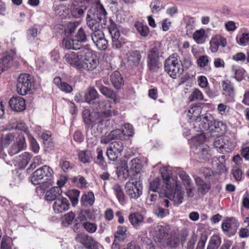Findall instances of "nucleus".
<instances>
[{"instance_id": "1", "label": "nucleus", "mask_w": 249, "mask_h": 249, "mask_svg": "<svg viewBox=\"0 0 249 249\" xmlns=\"http://www.w3.org/2000/svg\"><path fill=\"white\" fill-rule=\"evenodd\" d=\"M163 179L162 190L165 196L175 204L183 202L184 193L182 190L181 185L176 177H170L167 167H163L160 170Z\"/></svg>"}, {"instance_id": "2", "label": "nucleus", "mask_w": 249, "mask_h": 249, "mask_svg": "<svg viewBox=\"0 0 249 249\" xmlns=\"http://www.w3.org/2000/svg\"><path fill=\"white\" fill-rule=\"evenodd\" d=\"M83 117L86 124L91 125L88 131L93 136L88 139V145L90 146L95 145L98 141L97 136L102 132L105 127V121L101 118L99 114H95L90 118V111L89 110L83 111Z\"/></svg>"}, {"instance_id": "3", "label": "nucleus", "mask_w": 249, "mask_h": 249, "mask_svg": "<svg viewBox=\"0 0 249 249\" xmlns=\"http://www.w3.org/2000/svg\"><path fill=\"white\" fill-rule=\"evenodd\" d=\"M53 169L47 165H44L36 170L30 177L32 184L34 185L43 184L49 187L53 184Z\"/></svg>"}, {"instance_id": "4", "label": "nucleus", "mask_w": 249, "mask_h": 249, "mask_svg": "<svg viewBox=\"0 0 249 249\" xmlns=\"http://www.w3.org/2000/svg\"><path fill=\"white\" fill-rule=\"evenodd\" d=\"M164 69L171 77L175 79L179 77L184 71L179 56L177 53L170 55L165 61Z\"/></svg>"}, {"instance_id": "5", "label": "nucleus", "mask_w": 249, "mask_h": 249, "mask_svg": "<svg viewBox=\"0 0 249 249\" xmlns=\"http://www.w3.org/2000/svg\"><path fill=\"white\" fill-rule=\"evenodd\" d=\"M98 64V61L92 51L88 48H83L80 70L92 71L95 69Z\"/></svg>"}, {"instance_id": "6", "label": "nucleus", "mask_w": 249, "mask_h": 249, "mask_svg": "<svg viewBox=\"0 0 249 249\" xmlns=\"http://www.w3.org/2000/svg\"><path fill=\"white\" fill-rule=\"evenodd\" d=\"M35 88L33 78L29 74H21L18 79L17 91L22 95L32 91Z\"/></svg>"}, {"instance_id": "7", "label": "nucleus", "mask_w": 249, "mask_h": 249, "mask_svg": "<svg viewBox=\"0 0 249 249\" xmlns=\"http://www.w3.org/2000/svg\"><path fill=\"white\" fill-rule=\"evenodd\" d=\"M161 52V45L159 43L155 44L147 53V66L150 70L156 71L159 68L160 54Z\"/></svg>"}, {"instance_id": "8", "label": "nucleus", "mask_w": 249, "mask_h": 249, "mask_svg": "<svg viewBox=\"0 0 249 249\" xmlns=\"http://www.w3.org/2000/svg\"><path fill=\"white\" fill-rule=\"evenodd\" d=\"M99 104V109L102 110V111L100 112L90 113V118H91V116H94L95 114H99L101 118L105 121L106 126L108 121L107 118L117 115L118 114V111L116 109L113 108L111 103L108 101H101Z\"/></svg>"}, {"instance_id": "9", "label": "nucleus", "mask_w": 249, "mask_h": 249, "mask_svg": "<svg viewBox=\"0 0 249 249\" xmlns=\"http://www.w3.org/2000/svg\"><path fill=\"white\" fill-rule=\"evenodd\" d=\"M125 189L130 198L136 199L142 194V184L140 181H129L125 184Z\"/></svg>"}, {"instance_id": "10", "label": "nucleus", "mask_w": 249, "mask_h": 249, "mask_svg": "<svg viewBox=\"0 0 249 249\" xmlns=\"http://www.w3.org/2000/svg\"><path fill=\"white\" fill-rule=\"evenodd\" d=\"M191 123H193L192 125L196 131L208 130L213 124L212 117L210 115H201L196 118Z\"/></svg>"}, {"instance_id": "11", "label": "nucleus", "mask_w": 249, "mask_h": 249, "mask_svg": "<svg viewBox=\"0 0 249 249\" xmlns=\"http://www.w3.org/2000/svg\"><path fill=\"white\" fill-rule=\"evenodd\" d=\"M83 49L77 52H70L66 53L64 57L65 63L78 70H80L82 53Z\"/></svg>"}, {"instance_id": "12", "label": "nucleus", "mask_w": 249, "mask_h": 249, "mask_svg": "<svg viewBox=\"0 0 249 249\" xmlns=\"http://www.w3.org/2000/svg\"><path fill=\"white\" fill-rule=\"evenodd\" d=\"M239 226V222L235 218H227L223 221L222 229L225 233L229 236H231L235 234Z\"/></svg>"}, {"instance_id": "13", "label": "nucleus", "mask_w": 249, "mask_h": 249, "mask_svg": "<svg viewBox=\"0 0 249 249\" xmlns=\"http://www.w3.org/2000/svg\"><path fill=\"white\" fill-rule=\"evenodd\" d=\"M123 149L121 142H114L107 148V155L110 160L115 161L121 155Z\"/></svg>"}, {"instance_id": "14", "label": "nucleus", "mask_w": 249, "mask_h": 249, "mask_svg": "<svg viewBox=\"0 0 249 249\" xmlns=\"http://www.w3.org/2000/svg\"><path fill=\"white\" fill-rule=\"evenodd\" d=\"M170 230L169 225H157L151 231V234L155 242H160L167 237Z\"/></svg>"}, {"instance_id": "15", "label": "nucleus", "mask_w": 249, "mask_h": 249, "mask_svg": "<svg viewBox=\"0 0 249 249\" xmlns=\"http://www.w3.org/2000/svg\"><path fill=\"white\" fill-rule=\"evenodd\" d=\"M213 146L215 148L219 149V152L222 153L229 152L233 149L231 142L226 136L216 138L213 142Z\"/></svg>"}, {"instance_id": "16", "label": "nucleus", "mask_w": 249, "mask_h": 249, "mask_svg": "<svg viewBox=\"0 0 249 249\" xmlns=\"http://www.w3.org/2000/svg\"><path fill=\"white\" fill-rule=\"evenodd\" d=\"M70 206L68 200L64 197L61 196L55 200L53 208L55 213H59L67 211L70 208Z\"/></svg>"}, {"instance_id": "17", "label": "nucleus", "mask_w": 249, "mask_h": 249, "mask_svg": "<svg viewBox=\"0 0 249 249\" xmlns=\"http://www.w3.org/2000/svg\"><path fill=\"white\" fill-rule=\"evenodd\" d=\"M11 108L17 112H21L26 108L25 100L20 96L14 97L9 102Z\"/></svg>"}, {"instance_id": "18", "label": "nucleus", "mask_w": 249, "mask_h": 249, "mask_svg": "<svg viewBox=\"0 0 249 249\" xmlns=\"http://www.w3.org/2000/svg\"><path fill=\"white\" fill-rule=\"evenodd\" d=\"M210 43L211 52L216 53L218 51L219 46H226L227 41L225 37L220 35H216L211 38Z\"/></svg>"}, {"instance_id": "19", "label": "nucleus", "mask_w": 249, "mask_h": 249, "mask_svg": "<svg viewBox=\"0 0 249 249\" xmlns=\"http://www.w3.org/2000/svg\"><path fill=\"white\" fill-rule=\"evenodd\" d=\"M26 146L24 137L19 136L16 142L11 145L8 150V153L11 156H13L21 150L24 149Z\"/></svg>"}, {"instance_id": "20", "label": "nucleus", "mask_w": 249, "mask_h": 249, "mask_svg": "<svg viewBox=\"0 0 249 249\" xmlns=\"http://www.w3.org/2000/svg\"><path fill=\"white\" fill-rule=\"evenodd\" d=\"M85 10L86 7L84 2L76 1L72 3L71 12L73 17L78 18L83 15Z\"/></svg>"}, {"instance_id": "21", "label": "nucleus", "mask_w": 249, "mask_h": 249, "mask_svg": "<svg viewBox=\"0 0 249 249\" xmlns=\"http://www.w3.org/2000/svg\"><path fill=\"white\" fill-rule=\"evenodd\" d=\"M87 24L88 27L92 31L100 29V21L101 20L97 19L91 12H88L86 18Z\"/></svg>"}, {"instance_id": "22", "label": "nucleus", "mask_w": 249, "mask_h": 249, "mask_svg": "<svg viewBox=\"0 0 249 249\" xmlns=\"http://www.w3.org/2000/svg\"><path fill=\"white\" fill-rule=\"evenodd\" d=\"M62 190L60 187H53L47 191L45 194V198L47 201H55L60 197Z\"/></svg>"}, {"instance_id": "23", "label": "nucleus", "mask_w": 249, "mask_h": 249, "mask_svg": "<svg viewBox=\"0 0 249 249\" xmlns=\"http://www.w3.org/2000/svg\"><path fill=\"white\" fill-rule=\"evenodd\" d=\"M89 12H91L97 19L102 20L107 17V12L102 4L100 3L96 4L94 8H92Z\"/></svg>"}, {"instance_id": "24", "label": "nucleus", "mask_w": 249, "mask_h": 249, "mask_svg": "<svg viewBox=\"0 0 249 249\" xmlns=\"http://www.w3.org/2000/svg\"><path fill=\"white\" fill-rule=\"evenodd\" d=\"M182 25L184 27L186 34L188 36L190 35L195 27V18L188 16L184 17Z\"/></svg>"}, {"instance_id": "25", "label": "nucleus", "mask_w": 249, "mask_h": 249, "mask_svg": "<svg viewBox=\"0 0 249 249\" xmlns=\"http://www.w3.org/2000/svg\"><path fill=\"white\" fill-rule=\"evenodd\" d=\"M195 180L199 192L204 194L210 190L211 185L209 182L205 181L198 177H196Z\"/></svg>"}, {"instance_id": "26", "label": "nucleus", "mask_w": 249, "mask_h": 249, "mask_svg": "<svg viewBox=\"0 0 249 249\" xmlns=\"http://www.w3.org/2000/svg\"><path fill=\"white\" fill-rule=\"evenodd\" d=\"M206 137L204 133H200L199 135L193 137L189 140V143L191 144V147H196V149L202 147L203 144H206Z\"/></svg>"}, {"instance_id": "27", "label": "nucleus", "mask_w": 249, "mask_h": 249, "mask_svg": "<svg viewBox=\"0 0 249 249\" xmlns=\"http://www.w3.org/2000/svg\"><path fill=\"white\" fill-rule=\"evenodd\" d=\"M110 81L113 86L116 89H120L124 85L123 77L118 71H115L111 74Z\"/></svg>"}, {"instance_id": "28", "label": "nucleus", "mask_w": 249, "mask_h": 249, "mask_svg": "<svg viewBox=\"0 0 249 249\" xmlns=\"http://www.w3.org/2000/svg\"><path fill=\"white\" fill-rule=\"evenodd\" d=\"M99 89L101 93L106 97L112 99L114 102L117 103L120 102V97L112 89L104 86H100Z\"/></svg>"}, {"instance_id": "29", "label": "nucleus", "mask_w": 249, "mask_h": 249, "mask_svg": "<svg viewBox=\"0 0 249 249\" xmlns=\"http://www.w3.org/2000/svg\"><path fill=\"white\" fill-rule=\"evenodd\" d=\"M208 37L205 30L200 29L196 30L193 35V38L194 41L198 44H203Z\"/></svg>"}, {"instance_id": "30", "label": "nucleus", "mask_w": 249, "mask_h": 249, "mask_svg": "<svg viewBox=\"0 0 249 249\" xmlns=\"http://www.w3.org/2000/svg\"><path fill=\"white\" fill-rule=\"evenodd\" d=\"M31 155L29 153L24 152L16 158V165L20 168H24L27 165L31 158Z\"/></svg>"}, {"instance_id": "31", "label": "nucleus", "mask_w": 249, "mask_h": 249, "mask_svg": "<svg viewBox=\"0 0 249 249\" xmlns=\"http://www.w3.org/2000/svg\"><path fill=\"white\" fill-rule=\"evenodd\" d=\"M82 244L88 249H99L98 244L91 237L83 235L81 238Z\"/></svg>"}, {"instance_id": "32", "label": "nucleus", "mask_w": 249, "mask_h": 249, "mask_svg": "<svg viewBox=\"0 0 249 249\" xmlns=\"http://www.w3.org/2000/svg\"><path fill=\"white\" fill-rule=\"evenodd\" d=\"M237 43L243 46L249 45V31L246 30L238 34L236 37Z\"/></svg>"}, {"instance_id": "33", "label": "nucleus", "mask_w": 249, "mask_h": 249, "mask_svg": "<svg viewBox=\"0 0 249 249\" xmlns=\"http://www.w3.org/2000/svg\"><path fill=\"white\" fill-rule=\"evenodd\" d=\"M95 201L94 194L92 192H89L82 195L81 199L82 204L86 206H92Z\"/></svg>"}, {"instance_id": "34", "label": "nucleus", "mask_w": 249, "mask_h": 249, "mask_svg": "<svg viewBox=\"0 0 249 249\" xmlns=\"http://www.w3.org/2000/svg\"><path fill=\"white\" fill-rule=\"evenodd\" d=\"M112 189L119 203L122 205L124 204L125 196L121 186L118 184H115L112 187Z\"/></svg>"}, {"instance_id": "35", "label": "nucleus", "mask_w": 249, "mask_h": 249, "mask_svg": "<svg viewBox=\"0 0 249 249\" xmlns=\"http://www.w3.org/2000/svg\"><path fill=\"white\" fill-rule=\"evenodd\" d=\"M201 113V109L200 107L197 106H191L187 111V115L189 119L192 120L193 122L196 118L199 117Z\"/></svg>"}, {"instance_id": "36", "label": "nucleus", "mask_w": 249, "mask_h": 249, "mask_svg": "<svg viewBox=\"0 0 249 249\" xmlns=\"http://www.w3.org/2000/svg\"><path fill=\"white\" fill-rule=\"evenodd\" d=\"M197 65L200 68L210 70V57L207 55H200L196 60Z\"/></svg>"}, {"instance_id": "37", "label": "nucleus", "mask_w": 249, "mask_h": 249, "mask_svg": "<svg viewBox=\"0 0 249 249\" xmlns=\"http://www.w3.org/2000/svg\"><path fill=\"white\" fill-rule=\"evenodd\" d=\"M65 195L69 197L73 206H75L78 203L80 195L79 191L76 189H71L67 191Z\"/></svg>"}, {"instance_id": "38", "label": "nucleus", "mask_w": 249, "mask_h": 249, "mask_svg": "<svg viewBox=\"0 0 249 249\" xmlns=\"http://www.w3.org/2000/svg\"><path fill=\"white\" fill-rule=\"evenodd\" d=\"M129 220L134 227H138L143 220V216L137 213L130 214L129 215Z\"/></svg>"}, {"instance_id": "39", "label": "nucleus", "mask_w": 249, "mask_h": 249, "mask_svg": "<svg viewBox=\"0 0 249 249\" xmlns=\"http://www.w3.org/2000/svg\"><path fill=\"white\" fill-rule=\"evenodd\" d=\"M12 60V56L9 55L0 59V74L10 66Z\"/></svg>"}, {"instance_id": "40", "label": "nucleus", "mask_w": 249, "mask_h": 249, "mask_svg": "<svg viewBox=\"0 0 249 249\" xmlns=\"http://www.w3.org/2000/svg\"><path fill=\"white\" fill-rule=\"evenodd\" d=\"M222 87L225 93L231 96L234 95V89L233 84L229 80L222 82Z\"/></svg>"}, {"instance_id": "41", "label": "nucleus", "mask_w": 249, "mask_h": 249, "mask_svg": "<svg viewBox=\"0 0 249 249\" xmlns=\"http://www.w3.org/2000/svg\"><path fill=\"white\" fill-rule=\"evenodd\" d=\"M135 27L137 31L142 36H147L149 34V30L146 25H144L142 23L137 21L135 23Z\"/></svg>"}, {"instance_id": "42", "label": "nucleus", "mask_w": 249, "mask_h": 249, "mask_svg": "<svg viewBox=\"0 0 249 249\" xmlns=\"http://www.w3.org/2000/svg\"><path fill=\"white\" fill-rule=\"evenodd\" d=\"M231 73L236 80L240 81L244 78L245 71L243 69L233 65L231 67Z\"/></svg>"}, {"instance_id": "43", "label": "nucleus", "mask_w": 249, "mask_h": 249, "mask_svg": "<svg viewBox=\"0 0 249 249\" xmlns=\"http://www.w3.org/2000/svg\"><path fill=\"white\" fill-rule=\"evenodd\" d=\"M64 43L65 46L68 49L77 50L80 49V46L78 44V42L76 41L75 39L74 38H66L64 39Z\"/></svg>"}, {"instance_id": "44", "label": "nucleus", "mask_w": 249, "mask_h": 249, "mask_svg": "<svg viewBox=\"0 0 249 249\" xmlns=\"http://www.w3.org/2000/svg\"><path fill=\"white\" fill-rule=\"evenodd\" d=\"M98 96V92L96 89L92 88L87 89L85 93L86 102L90 103L92 100L96 99Z\"/></svg>"}, {"instance_id": "45", "label": "nucleus", "mask_w": 249, "mask_h": 249, "mask_svg": "<svg viewBox=\"0 0 249 249\" xmlns=\"http://www.w3.org/2000/svg\"><path fill=\"white\" fill-rule=\"evenodd\" d=\"M150 7L153 14H157L164 8V6L160 0H153L150 3Z\"/></svg>"}, {"instance_id": "46", "label": "nucleus", "mask_w": 249, "mask_h": 249, "mask_svg": "<svg viewBox=\"0 0 249 249\" xmlns=\"http://www.w3.org/2000/svg\"><path fill=\"white\" fill-rule=\"evenodd\" d=\"M160 179L156 178L150 183L149 189L153 192H159L165 195V193L162 190V186L160 187Z\"/></svg>"}, {"instance_id": "47", "label": "nucleus", "mask_w": 249, "mask_h": 249, "mask_svg": "<svg viewBox=\"0 0 249 249\" xmlns=\"http://www.w3.org/2000/svg\"><path fill=\"white\" fill-rule=\"evenodd\" d=\"M79 160L84 163L90 162L92 157L90 152L88 150L80 151L78 153Z\"/></svg>"}, {"instance_id": "48", "label": "nucleus", "mask_w": 249, "mask_h": 249, "mask_svg": "<svg viewBox=\"0 0 249 249\" xmlns=\"http://www.w3.org/2000/svg\"><path fill=\"white\" fill-rule=\"evenodd\" d=\"M75 214L72 212L66 213L61 218L63 225L64 226H67L68 225L72 224L75 219Z\"/></svg>"}, {"instance_id": "49", "label": "nucleus", "mask_w": 249, "mask_h": 249, "mask_svg": "<svg viewBox=\"0 0 249 249\" xmlns=\"http://www.w3.org/2000/svg\"><path fill=\"white\" fill-rule=\"evenodd\" d=\"M38 30L35 26L31 27L27 31V39L29 43H33L37 37Z\"/></svg>"}, {"instance_id": "50", "label": "nucleus", "mask_w": 249, "mask_h": 249, "mask_svg": "<svg viewBox=\"0 0 249 249\" xmlns=\"http://www.w3.org/2000/svg\"><path fill=\"white\" fill-rule=\"evenodd\" d=\"M130 169L134 171L136 173H138L142 167V162L140 159L135 158L132 159L129 163Z\"/></svg>"}, {"instance_id": "51", "label": "nucleus", "mask_w": 249, "mask_h": 249, "mask_svg": "<svg viewBox=\"0 0 249 249\" xmlns=\"http://www.w3.org/2000/svg\"><path fill=\"white\" fill-rule=\"evenodd\" d=\"M108 29L111 39L117 38L121 36L120 32L114 23H112L111 25H109Z\"/></svg>"}, {"instance_id": "52", "label": "nucleus", "mask_w": 249, "mask_h": 249, "mask_svg": "<svg viewBox=\"0 0 249 249\" xmlns=\"http://www.w3.org/2000/svg\"><path fill=\"white\" fill-rule=\"evenodd\" d=\"M141 58V54L138 52H132L128 57V61L130 64L137 65L139 64Z\"/></svg>"}, {"instance_id": "53", "label": "nucleus", "mask_w": 249, "mask_h": 249, "mask_svg": "<svg viewBox=\"0 0 249 249\" xmlns=\"http://www.w3.org/2000/svg\"><path fill=\"white\" fill-rule=\"evenodd\" d=\"M126 231V228L124 226H118L117 231L115 234V239L118 241H123L125 237V232Z\"/></svg>"}, {"instance_id": "54", "label": "nucleus", "mask_w": 249, "mask_h": 249, "mask_svg": "<svg viewBox=\"0 0 249 249\" xmlns=\"http://www.w3.org/2000/svg\"><path fill=\"white\" fill-rule=\"evenodd\" d=\"M74 37L76 41L78 42V44L80 46H81V43L87 41L86 35L82 28H80L78 30Z\"/></svg>"}, {"instance_id": "55", "label": "nucleus", "mask_w": 249, "mask_h": 249, "mask_svg": "<svg viewBox=\"0 0 249 249\" xmlns=\"http://www.w3.org/2000/svg\"><path fill=\"white\" fill-rule=\"evenodd\" d=\"M199 151V154L202 159H208L211 156V151L208 145L203 144L202 147L198 149Z\"/></svg>"}, {"instance_id": "56", "label": "nucleus", "mask_w": 249, "mask_h": 249, "mask_svg": "<svg viewBox=\"0 0 249 249\" xmlns=\"http://www.w3.org/2000/svg\"><path fill=\"white\" fill-rule=\"evenodd\" d=\"M126 42V39L122 36L111 39L112 47L115 49H119L121 48Z\"/></svg>"}, {"instance_id": "57", "label": "nucleus", "mask_w": 249, "mask_h": 249, "mask_svg": "<svg viewBox=\"0 0 249 249\" xmlns=\"http://www.w3.org/2000/svg\"><path fill=\"white\" fill-rule=\"evenodd\" d=\"M121 130L122 134L124 137L129 138L133 135L134 132L133 126L130 124H125Z\"/></svg>"}, {"instance_id": "58", "label": "nucleus", "mask_w": 249, "mask_h": 249, "mask_svg": "<svg viewBox=\"0 0 249 249\" xmlns=\"http://www.w3.org/2000/svg\"><path fill=\"white\" fill-rule=\"evenodd\" d=\"M104 37V34L101 29L93 31L91 34V38L94 44Z\"/></svg>"}, {"instance_id": "59", "label": "nucleus", "mask_w": 249, "mask_h": 249, "mask_svg": "<svg viewBox=\"0 0 249 249\" xmlns=\"http://www.w3.org/2000/svg\"><path fill=\"white\" fill-rule=\"evenodd\" d=\"M15 139V136L11 134L8 133L1 137V143L3 147H5L9 144Z\"/></svg>"}, {"instance_id": "60", "label": "nucleus", "mask_w": 249, "mask_h": 249, "mask_svg": "<svg viewBox=\"0 0 249 249\" xmlns=\"http://www.w3.org/2000/svg\"><path fill=\"white\" fill-rule=\"evenodd\" d=\"M188 99L190 101H193L196 100H201L203 99V95L200 90L196 89L193 91Z\"/></svg>"}, {"instance_id": "61", "label": "nucleus", "mask_w": 249, "mask_h": 249, "mask_svg": "<svg viewBox=\"0 0 249 249\" xmlns=\"http://www.w3.org/2000/svg\"><path fill=\"white\" fill-rule=\"evenodd\" d=\"M73 182L77 183V185L82 188L87 187V182L84 177L82 176L74 177L72 178Z\"/></svg>"}, {"instance_id": "62", "label": "nucleus", "mask_w": 249, "mask_h": 249, "mask_svg": "<svg viewBox=\"0 0 249 249\" xmlns=\"http://www.w3.org/2000/svg\"><path fill=\"white\" fill-rule=\"evenodd\" d=\"M84 228L89 233H94L97 230V225L93 223L86 222L83 224Z\"/></svg>"}, {"instance_id": "63", "label": "nucleus", "mask_w": 249, "mask_h": 249, "mask_svg": "<svg viewBox=\"0 0 249 249\" xmlns=\"http://www.w3.org/2000/svg\"><path fill=\"white\" fill-rule=\"evenodd\" d=\"M28 137L30 142L32 150L36 153H38L39 150V146L37 142L31 135H29Z\"/></svg>"}, {"instance_id": "64", "label": "nucleus", "mask_w": 249, "mask_h": 249, "mask_svg": "<svg viewBox=\"0 0 249 249\" xmlns=\"http://www.w3.org/2000/svg\"><path fill=\"white\" fill-rule=\"evenodd\" d=\"M94 44L99 50H105L108 46V41L104 37L94 43Z\"/></svg>"}]
</instances>
